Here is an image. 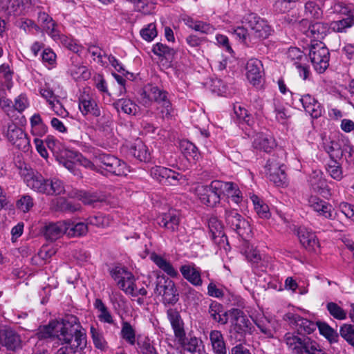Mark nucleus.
<instances>
[{
  "instance_id": "60",
  "label": "nucleus",
  "mask_w": 354,
  "mask_h": 354,
  "mask_svg": "<svg viewBox=\"0 0 354 354\" xmlns=\"http://www.w3.org/2000/svg\"><path fill=\"white\" fill-rule=\"evenodd\" d=\"M69 151L68 150H65L57 157V160L59 163L62 165L65 168H66L68 171L73 173L75 175H77V170L75 169V159L73 160L66 159L65 158H69L68 156H66L65 152Z\"/></svg>"
},
{
  "instance_id": "32",
  "label": "nucleus",
  "mask_w": 354,
  "mask_h": 354,
  "mask_svg": "<svg viewBox=\"0 0 354 354\" xmlns=\"http://www.w3.org/2000/svg\"><path fill=\"white\" fill-rule=\"evenodd\" d=\"M209 341L214 354H227L226 344L223 335L220 330H211L209 333Z\"/></svg>"
},
{
  "instance_id": "57",
  "label": "nucleus",
  "mask_w": 354,
  "mask_h": 354,
  "mask_svg": "<svg viewBox=\"0 0 354 354\" xmlns=\"http://www.w3.org/2000/svg\"><path fill=\"white\" fill-rule=\"evenodd\" d=\"M110 223V217L100 214L91 216L88 218V224L97 227H105L109 226Z\"/></svg>"
},
{
  "instance_id": "35",
  "label": "nucleus",
  "mask_w": 354,
  "mask_h": 354,
  "mask_svg": "<svg viewBox=\"0 0 354 354\" xmlns=\"http://www.w3.org/2000/svg\"><path fill=\"white\" fill-rule=\"evenodd\" d=\"M150 259L160 269L171 277H177L178 276V271L173 267L171 263L156 253H152Z\"/></svg>"
},
{
  "instance_id": "45",
  "label": "nucleus",
  "mask_w": 354,
  "mask_h": 354,
  "mask_svg": "<svg viewBox=\"0 0 354 354\" xmlns=\"http://www.w3.org/2000/svg\"><path fill=\"white\" fill-rule=\"evenodd\" d=\"M65 153L66 156H68L71 159H75L77 163H79L84 167L91 170L97 171V169L94 165V164L90 160L84 157L82 154L73 151H66Z\"/></svg>"
},
{
  "instance_id": "29",
  "label": "nucleus",
  "mask_w": 354,
  "mask_h": 354,
  "mask_svg": "<svg viewBox=\"0 0 354 354\" xmlns=\"http://www.w3.org/2000/svg\"><path fill=\"white\" fill-rule=\"evenodd\" d=\"M208 227L211 233L212 239L217 244L227 241L223 231V225L221 222L215 216H212L208 220Z\"/></svg>"
},
{
  "instance_id": "40",
  "label": "nucleus",
  "mask_w": 354,
  "mask_h": 354,
  "mask_svg": "<svg viewBox=\"0 0 354 354\" xmlns=\"http://www.w3.org/2000/svg\"><path fill=\"white\" fill-rule=\"evenodd\" d=\"M304 15L307 19H319L323 16V10L317 2L309 0L304 4Z\"/></svg>"
},
{
  "instance_id": "13",
  "label": "nucleus",
  "mask_w": 354,
  "mask_h": 354,
  "mask_svg": "<svg viewBox=\"0 0 354 354\" xmlns=\"http://www.w3.org/2000/svg\"><path fill=\"white\" fill-rule=\"evenodd\" d=\"M225 219L227 225L239 236H244L251 232L249 222L236 209H225Z\"/></svg>"
},
{
  "instance_id": "63",
  "label": "nucleus",
  "mask_w": 354,
  "mask_h": 354,
  "mask_svg": "<svg viewBox=\"0 0 354 354\" xmlns=\"http://www.w3.org/2000/svg\"><path fill=\"white\" fill-rule=\"evenodd\" d=\"M335 10L348 16L347 17H351V15L354 12V6L352 4H347L341 1L335 5Z\"/></svg>"
},
{
  "instance_id": "11",
  "label": "nucleus",
  "mask_w": 354,
  "mask_h": 354,
  "mask_svg": "<svg viewBox=\"0 0 354 354\" xmlns=\"http://www.w3.org/2000/svg\"><path fill=\"white\" fill-rule=\"evenodd\" d=\"M112 278L117 282L119 288L126 294L135 296V277L133 274L129 272L124 267H115L111 270Z\"/></svg>"
},
{
  "instance_id": "21",
  "label": "nucleus",
  "mask_w": 354,
  "mask_h": 354,
  "mask_svg": "<svg viewBox=\"0 0 354 354\" xmlns=\"http://www.w3.org/2000/svg\"><path fill=\"white\" fill-rule=\"evenodd\" d=\"M183 277L194 286H201L203 284L201 270L194 263L185 264L180 268Z\"/></svg>"
},
{
  "instance_id": "4",
  "label": "nucleus",
  "mask_w": 354,
  "mask_h": 354,
  "mask_svg": "<svg viewBox=\"0 0 354 354\" xmlns=\"http://www.w3.org/2000/svg\"><path fill=\"white\" fill-rule=\"evenodd\" d=\"M283 339L291 354H325L315 341L301 334L287 333Z\"/></svg>"
},
{
  "instance_id": "39",
  "label": "nucleus",
  "mask_w": 354,
  "mask_h": 354,
  "mask_svg": "<svg viewBox=\"0 0 354 354\" xmlns=\"http://www.w3.org/2000/svg\"><path fill=\"white\" fill-rule=\"evenodd\" d=\"M311 188L316 192L321 193L326 187V183L320 170L313 171L308 178Z\"/></svg>"
},
{
  "instance_id": "37",
  "label": "nucleus",
  "mask_w": 354,
  "mask_h": 354,
  "mask_svg": "<svg viewBox=\"0 0 354 354\" xmlns=\"http://www.w3.org/2000/svg\"><path fill=\"white\" fill-rule=\"evenodd\" d=\"M94 306L98 311L97 317L100 322L110 325L115 324L111 312L100 299H95Z\"/></svg>"
},
{
  "instance_id": "53",
  "label": "nucleus",
  "mask_w": 354,
  "mask_h": 354,
  "mask_svg": "<svg viewBox=\"0 0 354 354\" xmlns=\"http://www.w3.org/2000/svg\"><path fill=\"white\" fill-rule=\"evenodd\" d=\"M232 32L239 40L245 44L255 42L252 35L248 32L247 29L243 26L232 28Z\"/></svg>"
},
{
  "instance_id": "8",
  "label": "nucleus",
  "mask_w": 354,
  "mask_h": 354,
  "mask_svg": "<svg viewBox=\"0 0 354 354\" xmlns=\"http://www.w3.org/2000/svg\"><path fill=\"white\" fill-rule=\"evenodd\" d=\"M299 28L310 39V44L322 42V40L328 35L330 29V24L324 22L310 24L307 19H303L299 22Z\"/></svg>"
},
{
  "instance_id": "18",
  "label": "nucleus",
  "mask_w": 354,
  "mask_h": 354,
  "mask_svg": "<svg viewBox=\"0 0 354 354\" xmlns=\"http://www.w3.org/2000/svg\"><path fill=\"white\" fill-rule=\"evenodd\" d=\"M167 316L174 330L175 337L178 342L183 341L185 331L184 329V322L180 313L175 308H169L167 310Z\"/></svg>"
},
{
  "instance_id": "38",
  "label": "nucleus",
  "mask_w": 354,
  "mask_h": 354,
  "mask_svg": "<svg viewBox=\"0 0 354 354\" xmlns=\"http://www.w3.org/2000/svg\"><path fill=\"white\" fill-rule=\"evenodd\" d=\"M118 111L121 109L122 112L129 115H136L138 111V106L131 100L122 98L116 100L113 104Z\"/></svg>"
},
{
  "instance_id": "34",
  "label": "nucleus",
  "mask_w": 354,
  "mask_h": 354,
  "mask_svg": "<svg viewBox=\"0 0 354 354\" xmlns=\"http://www.w3.org/2000/svg\"><path fill=\"white\" fill-rule=\"evenodd\" d=\"M50 207L55 211L73 213L80 209L79 204H75L64 198H57L51 201Z\"/></svg>"
},
{
  "instance_id": "20",
  "label": "nucleus",
  "mask_w": 354,
  "mask_h": 354,
  "mask_svg": "<svg viewBox=\"0 0 354 354\" xmlns=\"http://www.w3.org/2000/svg\"><path fill=\"white\" fill-rule=\"evenodd\" d=\"M230 316L231 328L236 333L245 332L248 328L249 320L244 313L237 308H232L229 310Z\"/></svg>"
},
{
  "instance_id": "30",
  "label": "nucleus",
  "mask_w": 354,
  "mask_h": 354,
  "mask_svg": "<svg viewBox=\"0 0 354 354\" xmlns=\"http://www.w3.org/2000/svg\"><path fill=\"white\" fill-rule=\"evenodd\" d=\"M79 109L84 115L91 114L95 117L100 116V109L97 104L88 95H82L80 98Z\"/></svg>"
},
{
  "instance_id": "5",
  "label": "nucleus",
  "mask_w": 354,
  "mask_h": 354,
  "mask_svg": "<svg viewBox=\"0 0 354 354\" xmlns=\"http://www.w3.org/2000/svg\"><path fill=\"white\" fill-rule=\"evenodd\" d=\"M100 163L97 171L104 176H126L129 169L126 162L110 154H102L98 157Z\"/></svg>"
},
{
  "instance_id": "36",
  "label": "nucleus",
  "mask_w": 354,
  "mask_h": 354,
  "mask_svg": "<svg viewBox=\"0 0 354 354\" xmlns=\"http://www.w3.org/2000/svg\"><path fill=\"white\" fill-rule=\"evenodd\" d=\"M274 146V139L263 133L257 134L253 140V147L265 152H270Z\"/></svg>"
},
{
  "instance_id": "14",
  "label": "nucleus",
  "mask_w": 354,
  "mask_h": 354,
  "mask_svg": "<svg viewBox=\"0 0 354 354\" xmlns=\"http://www.w3.org/2000/svg\"><path fill=\"white\" fill-rule=\"evenodd\" d=\"M5 135L8 141L19 149L27 151L30 147V141L26 133L16 124L10 122L7 125Z\"/></svg>"
},
{
  "instance_id": "56",
  "label": "nucleus",
  "mask_w": 354,
  "mask_h": 354,
  "mask_svg": "<svg viewBox=\"0 0 354 354\" xmlns=\"http://www.w3.org/2000/svg\"><path fill=\"white\" fill-rule=\"evenodd\" d=\"M326 151L329 154L332 160L335 158H339L343 156L344 151L347 152V149L344 150L341 149L337 142L331 141L329 144L325 146Z\"/></svg>"
},
{
  "instance_id": "31",
  "label": "nucleus",
  "mask_w": 354,
  "mask_h": 354,
  "mask_svg": "<svg viewBox=\"0 0 354 354\" xmlns=\"http://www.w3.org/2000/svg\"><path fill=\"white\" fill-rule=\"evenodd\" d=\"M284 318L300 332L304 331V333H310L314 329V325L310 322L297 314L288 313L285 315Z\"/></svg>"
},
{
  "instance_id": "16",
  "label": "nucleus",
  "mask_w": 354,
  "mask_h": 354,
  "mask_svg": "<svg viewBox=\"0 0 354 354\" xmlns=\"http://www.w3.org/2000/svg\"><path fill=\"white\" fill-rule=\"evenodd\" d=\"M308 205L317 216L329 220L335 218L333 206L324 200L316 196H310L308 200Z\"/></svg>"
},
{
  "instance_id": "54",
  "label": "nucleus",
  "mask_w": 354,
  "mask_h": 354,
  "mask_svg": "<svg viewBox=\"0 0 354 354\" xmlns=\"http://www.w3.org/2000/svg\"><path fill=\"white\" fill-rule=\"evenodd\" d=\"M234 113L240 122H245L248 125L252 124V116L248 113V111L241 106L239 104H236L234 106Z\"/></svg>"
},
{
  "instance_id": "28",
  "label": "nucleus",
  "mask_w": 354,
  "mask_h": 354,
  "mask_svg": "<svg viewBox=\"0 0 354 354\" xmlns=\"http://www.w3.org/2000/svg\"><path fill=\"white\" fill-rule=\"evenodd\" d=\"M40 27L54 40L59 38L58 31L55 29V24L53 19L46 12H39L37 18Z\"/></svg>"
},
{
  "instance_id": "43",
  "label": "nucleus",
  "mask_w": 354,
  "mask_h": 354,
  "mask_svg": "<svg viewBox=\"0 0 354 354\" xmlns=\"http://www.w3.org/2000/svg\"><path fill=\"white\" fill-rule=\"evenodd\" d=\"M90 333L95 347L101 351L106 350L108 345L103 333L93 326H91Z\"/></svg>"
},
{
  "instance_id": "24",
  "label": "nucleus",
  "mask_w": 354,
  "mask_h": 354,
  "mask_svg": "<svg viewBox=\"0 0 354 354\" xmlns=\"http://www.w3.org/2000/svg\"><path fill=\"white\" fill-rule=\"evenodd\" d=\"M263 75V65L257 59H250L246 64V76L254 85L259 82Z\"/></svg>"
},
{
  "instance_id": "48",
  "label": "nucleus",
  "mask_w": 354,
  "mask_h": 354,
  "mask_svg": "<svg viewBox=\"0 0 354 354\" xmlns=\"http://www.w3.org/2000/svg\"><path fill=\"white\" fill-rule=\"evenodd\" d=\"M77 197L85 205H92L93 207L98 203L102 201V198L96 194H91L83 191L80 192Z\"/></svg>"
},
{
  "instance_id": "12",
  "label": "nucleus",
  "mask_w": 354,
  "mask_h": 354,
  "mask_svg": "<svg viewBox=\"0 0 354 354\" xmlns=\"http://www.w3.org/2000/svg\"><path fill=\"white\" fill-rule=\"evenodd\" d=\"M283 151H280L277 157L273 156L269 158L266 167L268 171L269 178L277 186H282L286 182V175L283 169L284 165L281 162Z\"/></svg>"
},
{
  "instance_id": "49",
  "label": "nucleus",
  "mask_w": 354,
  "mask_h": 354,
  "mask_svg": "<svg viewBox=\"0 0 354 354\" xmlns=\"http://www.w3.org/2000/svg\"><path fill=\"white\" fill-rule=\"evenodd\" d=\"M341 337L354 347V325L344 324L339 329Z\"/></svg>"
},
{
  "instance_id": "2",
  "label": "nucleus",
  "mask_w": 354,
  "mask_h": 354,
  "mask_svg": "<svg viewBox=\"0 0 354 354\" xmlns=\"http://www.w3.org/2000/svg\"><path fill=\"white\" fill-rule=\"evenodd\" d=\"M140 103L147 108L155 103L158 118L162 120L171 118L173 108L168 93L157 86L146 85L140 94Z\"/></svg>"
},
{
  "instance_id": "51",
  "label": "nucleus",
  "mask_w": 354,
  "mask_h": 354,
  "mask_svg": "<svg viewBox=\"0 0 354 354\" xmlns=\"http://www.w3.org/2000/svg\"><path fill=\"white\" fill-rule=\"evenodd\" d=\"M153 53L159 56L163 57L165 59H171L173 57L175 52L174 49L170 48L167 46L161 43H157L153 46Z\"/></svg>"
},
{
  "instance_id": "7",
  "label": "nucleus",
  "mask_w": 354,
  "mask_h": 354,
  "mask_svg": "<svg viewBox=\"0 0 354 354\" xmlns=\"http://www.w3.org/2000/svg\"><path fill=\"white\" fill-rule=\"evenodd\" d=\"M154 292L160 295L165 305L175 304L178 301V293L174 282L164 275H156Z\"/></svg>"
},
{
  "instance_id": "58",
  "label": "nucleus",
  "mask_w": 354,
  "mask_h": 354,
  "mask_svg": "<svg viewBox=\"0 0 354 354\" xmlns=\"http://www.w3.org/2000/svg\"><path fill=\"white\" fill-rule=\"evenodd\" d=\"M140 34L144 40L151 41L158 34L156 24L153 23L149 24L140 30Z\"/></svg>"
},
{
  "instance_id": "61",
  "label": "nucleus",
  "mask_w": 354,
  "mask_h": 354,
  "mask_svg": "<svg viewBox=\"0 0 354 354\" xmlns=\"http://www.w3.org/2000/svg\"><path fill=\"white\" fill-rule=\"evenodd\" d=\"M246 258L249 261H250L253 265L257 266V267H260L263 270V268L264 267L263 261H262V257L261 254L256 249L254 250H249L245 252Z\"/></svg>"
},
{
  "instance_id": "64",
  "label": "nucleus",
  "mask_w": 354,
  "mask_h": 354,
  "mask_svg": "<svg viewBox=\"0 0 354 354\" xmlns=\"http://www.w3.org/2000/svg\"><path fill=\"white\" fill-rule=\"evenodd\" d=\"M138 345L142 354H158L156 348L151 344L150 340L147 337L138 342Z\"/></svg>"
},
{
  "instance_id": "41",
  "label": "nucleus",
  "mask_w": 354,
  "mask_h": 354,
  "mask_svg": "<svg viewBox=\"0 0 354 354\" xmlns=\"http://www.w3.org/2000/svg\"><path fill=\"white\" fill-rule=\"evenodd\" d=\"M121 337L131 346L136 344V330L134 327L128 322H122L120 330Z\"/></svg>"
},
{
  "instance_id": "62",
  "label": "nucleus",
  "mask_w": 354,
  "mask_h": 354,
  "mask_svg": "<svg viewBox=\"0 0 354 354\" xmlns=\"http://www.w3.org/2000/svg\"><path fill=\"white\" fill-rule=\"evenodd\" d=\"M180 149L186 156L196 158L198 156V149L192 142L184 140L180 142Z\"/></svg>"
},
{
  "instance_id": "15",
  "label": "nucleus",
  "mask_w": 354,
  "mask_h": 354,
  "mask_svg": "<svg viewBox=\"0 0 354 354\" xmlns=\"http://www.w3.org/2000/svg\"><path fill=\"white\" fill-rule=\"evenodd\" d=\"M151 176L161 183H169L170 185H176L182 183L185 178L181 174L173 171L170 169L162 167L154 166L150 169Z\"/></svg>"
},
{
  "instance_id": "1",
  "label": "nucleus",
  "mask_w": 354,
  "mask_h": 354,
  "mask_svg": "<svg viewBox=\"0 0 354 354\" xmlns=\"http://www.w3.org/2000/svg\"><path fill=\"white\" fill-rule=\"evenodd\" d=\"M36 335L39 341L57 339L62 344L70 345L74 351L82 350L86 346V333L73 316L39 327Z\"/></svg>"
},
{
  "instance_id": "44",
  "label": "nucleus",
  "mask_w": 354,
  "mask_h": 354,
  "mask_svg": "<svg viewBox=\"0 0 354 354\" xmlns=\"http://www.w3.org/2000/svg\"><path fill=\"white\" fill-rule=\"evenodd\" d=\"M326 309L329 314L335 319L344 320L347 317V312L337 304L330 301L327 303Z\"/></svg>"
},
{
  "instance_id": "19",
  "label": "nucleus",
  "mask_w": 354,
  "mask_h": 354,
  "mask_svg": "<svg viewBox=\"0 0 354 354\" xmlns=\"http://www.w3.org/2000/svg\"><path fill=\"white\" fill-rule=\"evenodd\" d=\"M66 221L50 223L44 227V236L48 241H55L62 237L63 234H66Z\"/></svg>"
},
{
  "instance_id": "10",
  "label": "nucleus",
  "mask_w": 354,
  "mask_h": 354,
  "mask_svg": "<svg viewBox=\"0 0 354 354\" xmlns=\"http://www.w3.org/2000/svg\"><path fill=\"white\" fill-rule=\"evenodd\" d=\"M242 23L248 25L251 29L254 41L259 39H266L271 33V28L267 21L255 13L246 15L243 17Z\"/></svg>"
},
{
  "instance_id": "23",
  "label": "nucleus",
  "mask_w": 354,
  "mask_h": 354,
  "mask_svg": "<svg viewBox=\"0 0 354 354\" xmlns=\"http://www.w3.org/2000/svg\"><path fill=\"white\" fill-rule=\"evenodd\" d=\"M299 101L305 111L313 118H318L322 114V107L320 103L311 95L305 94L300 97Z\"/></svg>"
},
{
  "instance_id": "26",
  "label": "nucleus",
  "mask_w": 354,
  "mask_h": 354,
  "mask_svg": "<svg viewBox=\"0 0 354 354\" xmlns=\"http://www.w3.org/2000/svg\"><path fill=\"white\" fill-rule=\"evenodd\" d=\"M208 313L209 317L220 325H225L228 322L229 311L225 310L223 305L216 301H212L209 304Z\"/></svg>"
},
{
  "instance_id": "33",
  "label": "nucleus",
  "mask_w": 354,
  "mask_h": 354,
  "mask_svg": "<svg viewBox=\"0 0 354 354\" xmlns=\"http://www.w3.org/2000/svg\"><path fill=\"white\" fill-rule=\"evenodd\" d=\"M158 223L160 227H165L170 232H176L180 224L179 215L176 212L163 214L158 218Z\"/></svg>"
},
{
  "instance_id": "6",
  "label": "nucleus",
  "mask_w": 354,
  "mask_h": 354,
  "mask_svg": "<svg viewBox=\"0 0 354 354\" xmlns=\"http://www.w3.org/2000/svg\"><path fill=\"white\" fill-rule=\"evenodd\" d=\"M308 56L314 69L318 73H324L329 66L330 53L323 42H315L308 44Z\"/></svg>"
},
{
  "instance_id": "22",
  "label": "nucleus",
  "mask_w": 354,
  "mask_h": 354,
  "mask_svg": "<svg viewBox=\"0 0 354 354\" xmlns=\"http://www.w3.org/2000/svg\"><path fill=\"white\" fill-rule=\"evenodd\" d=\"M220 194H223L230 199L233 203L239 204L243 200L242 193L238 185L232 182H224L218 180Z\"/></svg>"
},
{
  "instance_id": "3",
  "label": "nucleus",
  "mask_w": 354,
  "mask_h": 354,
  "mask_svg": "<svg viewBox=\"0 0 354 354\" xmlns=\"http://www.w3.org/2000/svg\"><path fill=\"white\" fill-rule=\"evenodd\" d=\"M26 185L33 191L48 196L59 195L65 192L62 180L57 178H45L41 174L30 171L25 176Z\"/></svg>"
},
{
  "instance_id": "46",
  "label": "nucleus",
  "mask_w": 354,
  "mask_h": 354,
  "mask_svg": "<svg viewBox=\"0 0 354 354\" xmlns=\"http://www.w3.org/2000/svg\"><path fill=\"white\" fill-rule=\"evenodd\" d=\"M252 199L254 208L258 216L262 218H269L270 212L268 206L261 201L257 196H253Z\"/></svg>"
},
{
  "instance_id": "50",
  "label": "nucleus",
  "mask_w": 354,
  "mask_h": 354,
  "mask_svg": "<svg viewBox=\"0 0 354 354\" xmlns=\"http://www.w3.org/2000/svg\"><path fill=\"white\" fill-rule=\"evenodd\" d=\"M185 351L189 352L191 354H200V341L196 337H191L186 339L185 337L183 341L180 342Z\"/></svg>"
},
{
  "instance_id": "52",
  "label": "nucleus",
  "mask_w": 354,
  "mask_h": 354,
  "mask_svg": "<svg viewBox=\"0 0 354 354\" xmlns=\"http://www.w3.org/2000/svg\"><path fill=\"white\" fill-rule=\"evenodd\" d=\"M327 171L329 175L336 180H340L343 178V172L341 165L335 159L328 164Z\"/></svg>"
},
{
  "instance_id": "27",
  "label": "nucleus",
  "mask_w": 354,
  "mask_h": 354,
  "mask_svg": "<svg viewBox=\"0 0 354 354\" xmlns=\"http://www.w3.org/2000/svg\"><path fill=\"white\" fill-rule=\"evenodd\" d=\"M129 154L140 161H148L150 159V153L140 139H136L129 146Z\"/></svg>"
},
{
  "instance_id": "9",
  "label": "nucleus",
  "mask_w": 354,
  "mask_h": 354,
  "mask_svg": "<svg viewBox=\"0 0 354 354\" xmlns=\"http://www.w3.org/2000/svg\"><path fill=\"white\" fill-rule=\"evenodd\" d=\"M195 193L201 203L213 207L221 199L219 182L214 180L208 185L199 184L195 188Z\"/></svg>"
},
{
  "instance_id": "59",
  "label": "nucleus",
  "mask_w": 354,
  "mask_h": 354,
  "mask_svg": "<svg viewBox=\"0 0 354 354\" xmlns=\"http://www.w3.org/2000/svg\"><path fill=\"white\" fill-rule=\"evenodd\" d=\"M32 133L37 135H43L46 132L42 120L39 114L33 115L30 118Z\"/></svg>"
},
{
  "instance_id": "47",
  "label": "nucleus",
  "mask_w": 354,
  "mask_h": 354,
  "mask_svg": "<svg viewBox=\"0 0 354 354\" xmlns=\"http://www.w3.org/2000/svg\"><path fill=\"white\" fill-rule=\"evenodd\" d=\"M70 73L75 80H86L89 78L90 73L83 65H75L70 68Z\"/></svg>"
},
{
  "instance_id": "17",
  "label": "nucleus",
  "mask_w": 354,
  "mask_h": 354,
  "mask_svg": "<svg viewBox=\"0 0 354 354\" xmlns=\"http://www.w3.org/2000/svg\"><path fill=\"white\" fill-rule=\"evenodd\" d=\"M20 336L11 328H0V344L8 350L15 351L21 346Z\"/></svg>"
},
{
  "instance_id": "25",
  "label": "nucleus",
  "mask_w": 354,
  "mask_h": 354,
  "mask_svg": "<svg viewBox=\"0 0 354 354\" xmlns=\"http://www.w3.org/2000/svg\"><path fill=\"white\" fill-rule=\"evenodd\" d=\"M297 234L300 243L309 251H316V249L319 248L317 238L311 230L306 227H300Z\"/></svg>"
},
{
  "instance_id": "55",
  "label": "nucleus",
  "mask_w": 354,
  "mask_h": 354,
  "mask_svg": "<svg viewBox=\"0 0 354 354\" xmlns=\"http://www.w3.org/2000/svg\"><path fill=\"white\" fill-rule=\"evenodd\" d=\"M299 0H276L273 7L277 12L284 13L291 10Z\"/></svg>"
},
{
  "instance_id": "42",
  "label": "nucleus",
  "mask_w": 354,
  "mask_h": 354,
  "mask_svg": "<svg viewBox=\"0 0 354 354\" xmlns=\"http://www.w3.org/2000/svg\"><path fill=\"white\" fill-rule=\"evenodd\" d=\"M66 234L68 236H79L84 235L88 231L87 224L79 222L77 223L67 221Z\"/></svg>"
}]
</instances>
